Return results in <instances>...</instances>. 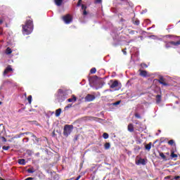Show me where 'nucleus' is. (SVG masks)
<instances>
[{
	"mask_svg": "<svg viewBox=\"0 0 180 180\" xmlns=\"http://www.w3.org/2000/svg\"><path fill=\"white\" fill-rule=\"evenodd\" d=\"M33 20H28L26 21L25 25H22L23 34L29 35L33 32Z\"/></svg>",
	"mask_w": 180,
	"mask_h": 180,
	"instance_id": "nucleus-1",
	"label": "nucleus"
},
{
	"mask_svg": "<svg viewBox=\"0 0 180 180\" xmlns=\"http://www.w3.org/2000/svg\"><path fill=\"white\" fill-rule=\"evenodd\" d=\"M72 91L71 90H66V91H63V89H59L58 91V94H57V99L58 102H64L65 99H67V96H68V94H71Z\"/></svg>",
	"mask_w": 180,
	"mask_h": 180,
	"instance_id": "nucleus-2",
	"label": "nucleus"
},
{
	"mask_svg": "<svg viewBox=\"0 0 180 180\" xmlns=\"http://www.w3.org/2000/svg\"><path fill=\"white\" fill-rule=\"evenodd\" d=\"M111 36L113 39L112 46H117L119 44V42L120 41V37H119V32L116 30H114L111 32Z\"/></svg>",
	"mask_w": 180,
	"mask_h": 180,
	"instance_id": "nucleus-3",
	"label": "nucleus"
},
{
	"mask_svg": "<svg viewBox=\"0 0 180 180\" xmlns=\"http://www.w3.org/2000/svg\"><path fill=\"white\" fill-rule=\"evenodd\" d=\"M72 130H74L73 125H65L63 128V136H65V137H68V136L72 133Z\"/></svg>",
	"mask_w": 180,
	"mask_h": 180,
	"instance_id": "nucleus-4",
	"label": "nucleus"
},
{
	"mask_svg": "<svg viewBox=\"0 0 180 180\" xmlns=\"http://www.w3.org/2000/svg\"><path fill=\"white\" fill-rule=\"evenodd\" d=\"M176 40H177V41H172L166 43V45H165L166 49H170V47H172V46H179L180 37H176Z\"/></svg>",
	"mask_w": 180,
	"mask_h": 180,
	"instance_id": "nucleus-5",
	"label": "nucleus"
},
{
	"mask_svg": "<svg viewBox=\"0 0 180 180\" xmlns=\"http://www.w3.org/2000/svg\"><path fill=\"white\" fill-rule=\"evenodd\" d=\"M62 19L63 22L65 23V25H70L72 22V16L70 14H67L62 17Z\"/></svg>",
	"mask_w": 180,
	"mask_h": 180,
	"instance_id": "nucleus-6",
	"label": "nucleus"
},
{
	"mask_svg": "<svg viewBox=\"0 0 180 180\" xmlns=\"http://www.w3.org/2000/svg\"><path fill=\"white\" fill-rule=\"evenodd\" d=\"M12 71H13V69L12 68V66L8 65V66L6 67V68L4 70V73H3V75H4V77H6V75H8V72H12Z\"/></svg>",
	"mask_w": 180,
	"mask_h": 180,
	"instance_id": "nucleus-7",
	"label": "nucleus"
},
{
	"mask_svg": "<svg viewBox=\"0 0 180 180\" xmlns=\"http://www.w3.org/2000/svg\"><path fill=\"white\" fill-rule=\"evenodd\" d=\"M95 98L96 97L94 95L87 94V96L85 97V101H86V102H92V101H94Z\"/></svg>",
	"mask_w": 180,
	"mask_h": 180,
	"instance_id": "nucleus-8",
	"label": "nucleus"
},
{
	"mask_svg": "<svg viewBox=\"0 0 180 180\" xmlns=\"http://www.w3.org/2000/svg\"><path fill=\"white\" fill-rule=\"evenodd\" d=\"M139 75H141V77H143V78H147V77H150V75H148V73L147 72V70H139Z\"/></svg>",
	"mask_w": 180,
	"mask_h": 180,
	"instance_id": "nucleus-9",
	"label": "nucleus"
},
{
	"mask_svg": "<svg viewBox=\"0 0 180 180\" xmlns=\"http://www.w3.org/2000/svg\"><path fill=\"white\" fill-rule=\"evenodd\" d=\"M5 133H6L5 127L2 124H0V137H2V136H5Z\"/></svg>",
	"mask_w": 180,
	"mask_h": 180,
	"instance_id": "nucleus-10",
	"label": "nucleus"
},
{
	"mask_svg": "<svg viewBox=\"0 0 180 180\" xmlns=\"http://www.w3.org/2000/svg\"><path fill=\"white\" fill-rule=\"evenodd\" d=\"M111 82L112 83L110 85V88L113 89V88H116V87L119 86V82H117V80H115L114 82L111 81Z\"/></svg>",
	"mask_w": 180,
	"mask_h": 180,
	"instance_id": "nucleus-11",
	"label": "nucleus"
},
{
	"mask_svg": "<svg viewBox=\"0 0 180 180\" xmlns=\"http://www.w3.org/2000/svg\"><path fill=\"white\" fill-rule=\"evenodd\" d=\"M158 81L159 84H160L161 85H164V86H169L168 83L164 82V77L162 76H160V79H158Z\"/></svg>",
	"mask_w": 180,
	"mask_h": 180,
	"instance_id": "nucleus-12",
	"label": "nucleus"
},
{
	"mask_svg": "<svg viewBox=\"0 0 180 180\" xmlns=\"http://www.w3.org/2000/svg\"><path fill=\"white\" fill-rule=\"evenodd\" d=\"M95 78L98 79L97 76H95L94 77H91L89 79V84H90V86H92V84L93 85H95V84H96V80H95Z\"/></svg>",
	"mask_w": 180,
	"mask_h": 180,
	"instance_id": "nucleus-13",
	"label": "nucleus"
},
{
	"mask_svg": "<svg viewBox=\"0 0 180 180\" xmlns=\"http://www.w3.org/2000/svg\"><path fill=\"white\" fill-rule=\"evenodd\" d=\"M136 165H146V160L141 158L136 162Z\"/></svg>",
	"mask_w": 180,
	"mask_h": 180,
	"instance_id": "nucleus-14",
	"label": "nucleus"
},
{
	"mask_svg": "<svg viewBox=\"0 0 180 180\" xmlns=\"http://www.w3.org/2000/svg\"><path fill=\"white\" fill-rule=\"evenodd\" d=\"M128 131L130 133H133V131H134V127L133 126V124H129Z\"/></svg>",
	"mask_w": 180,
	"mask_h": 180,
	"instance_id": "nucleus-15",
	"label": "nucleus"
},
{
	"mask_svg": "<svg viewBox=\"0 0 180 180\" xmlns=\"http://www.w3.org/2000/svg\"><path fill=\"white\" fill-rule=\"evenodd\" d=\"M18 162L20 165H26V160L25 159H19Z\"/></svg>",
	"mask_w": 180,
	"mask_h": 180,
	"instance_id": "nucleus-16",
	"label": "nucleus"
},
{
	"mask_svg": "<svg viewBox=\"0 0 180 180\" xmlns=\"http://www.w3.org/2000/svg\"><path fill=\"white\" fill-rule=\"evenodd\" d=\"M6 84H11V81H9V80L4 81L1 86H0V89H3L4 86H5V85H6Z\"/></svg>",
	"mask_w": 180,
	"mask_h": 180,
	"instance_id": "nucleus-17",
	"label": "nucleus"
},
{
	"mask_svg": "<svg viewBox=\"0 0 180 180\" xmlns=\"http://www.w3.org/2000/svg\"><path fill=\"white\" fill-rule=\"evenodd\" d=\"M149 39H152L153 40H162V39L161 38H158V37L155 36V35H150L149 36Z\"/></svg>",
	"mask_w": 180,
	"mask_h": 180,
	"instance_id": "nucleus-18",
	"label": "nucleus"
},
{
	"mask_svg": "<svg viewBox=\"0 0 180 180\" xmlns=\"http://www.w3.org/2000/svg\"><path fill=\"white\" fill-rule=\"evenodd\" d=\"M5 53L7 56H9V54H12V49L9 47H7L6 49Z\"/></svg>",
	"mask_w": 180,
	"mask_h": 180,
	"instance_id": "nucleus-19",
	"label": "nucleus"
},
{
	"mask_svg": "<svg viewBox=\"0 0 180 180\" xmlns=\"http://www.w3.org/2000/svg\"><path fill=\"white\" fill-rule=\"evenodd\" d=\"M55 4L57 6H61L63 5V0H55Z\"/></svg>",
	"mask_w": 180,
	"mask_h": 180,
	"instance_id": "nucleus-20",
	"label": "nucleus"
},
{
	"mask_svg": "<svg viewBox=\"0 0 180 180\" xmlns=\"http://www.w3.org/2000/svg\"><path fill=\"white\" fill-rule=\"evenodd\" d=\"M31 137H32L37 143H39L40 141V139L37 138V136H36V135L33 134H31Z\"/></svg>",
	"mask_w": 180,
	"mask_h": 180,
	"instance_id": "nucleus-21",
	"label": "nucleus"
},
{
	"mask_svg": "<svg viewBox=\"0 0 180 180\" xmlns=\"http://www.w3.org/2000/svg\"><path fill=\"white\" fill-rule=\"evenodd\" d=\"M77 101V97L75 96H72V98L68 99V102H76Z\"/></svg>",
	"mask_w": 180,
	"mask_h": 180,
	"instance_id": "nucleus-22",
	"label": "nucleus"
},
{
	"mask_svg": "<svg viewBox=\"0 0 180 180\" xmlns=\"http://www.w3.org/2000/svg\"><path fill=\"white\" fill-rule=\"evenodd\" d=\"M61 108H58L56 110V117H58V116H60V115H61Z\"/></svg>",
	"mask_w": 180,
	"mask_h": 180,
	"instance_id": "nucleus-23",
	"label": "nucleus"
},
{
	"mask_svg": "<svg viewBox=\"0 0 180 180\" xmlns=\"http://www.w3.org/2000/svg\"><path fill=\"white\" fill-rule=\"evenodd\" d=\"M152 143H149L148 145L145 146V148L146 150H147L148 151H150V150H151V146H152Z\"/></svg>",
	"mask_w": 180,
	"mask_h": 180,
	"instance_id": "nucleus-24",
	"label": "nucleus"
},
{
	"mask_svg": "<svg viewBox=\"0 0 180 180\" xmlns=\"http://www.w3.org/2000/svg\"><path fill=\"white\" fill-rule=\"evenodd\" d=\"M160 157H161V158H162V160H165V161H167V156H165V155H164L163 153L160 152L159 153Z\"/></svg>",
	"mask_w": 180,
	"mask_h": 180,
	"instance_id": "nucleus-25",
	"label": "nucleus"
},
{
	"mask_svg": "<svg viewBox=\"0 0 180 180\" xmlns=\"http://www.w3.org/2000/svg\"><path fill=\"white\" fill-rule=\"evenodd\" d=\"M160 102H161V95L158 94L156 96V103H160Z\"/></svg>",
	"mask_w": 180,
	"mask_h": 180,
	"instance_id": "nucleus-26",
	"label": "nucleus"
},
{
	"mask_svg": "<svg viewBox=\"0 0 180 180\" xmlns=\"http://www.w3.org/2000/svg\"><path fill=\"white\" fill-rule=\"evenodd\" d=\"M105 150H109L110 148V143H105L104 145Z\"/></svg>",
	"mask_w": 180,
	"mask_h": 180,
	"instance_id": "nucleus-27",
	"label": "nucleus"
},
{
	"mask_svg": "<svg viewBox=\"0 0 180 180\" xmlns=\"http://www.w3.org/2000/svg\"><path fill=\"white\" fill-rule=\"evenodd\" d=\"M27 172H28V174H33L35 172V170H34V168H30V169H28L27 170Z\"/></svg>",
	"mask_w": 180,
	"mask_h": 180,
	"instance_id": "nucleus-28",
	"label": "nucleus"
},
{
	"mask_svg": "<svg viewBox=\"0 0 180 180\" xmlns=\"http://www.w3.org/2000/svg\"><path fill=\"white\" fill-rule=\"evenodd\" d=\"M133 23L134 25H136V26H139V25H140V20L136 19V20H133Z\"/></svg>",
	"mask_w": 180,
	"mask_h": 180,
	"instance_id": "nucleus-29",
	"label": "nucleus"
},
{
	"mask_svg": "<svg viewBox=\"0 0 180 180\" xmlns=\"http://www.w3.org/2000/svg\"><path fill=\"white\" fill-rule=\"evenodd\" d=\"M103 137L105 139V140L109 139V134L108 133H103Z\"/></svg>",
	"mask_w": 180,
	"mask_h": 180,
	"instance_id": "nucleus-30",
	"label": "nucleus"
},
{
	"mask_svg": "<svg viewBox=\"0 0 180 180\" xmlns=\"http://www.w3.org/2000/svg\"><path fill=\"white\" fill-rule=\"evenodd\" d=\"M117 105H120V101H116L115 103H111L112 106H117Z\"/></svg>",
	"mask_w": 180,
	"mask_h": 180,
	"instance_id": "nucleus-31",
	"label": "nucleus"
},
{
	"mask_svg": "<svg viewBox=\"0 0 180 180\" xmlns=\"http://www.w3.org/2000/svg\"><path fill=\"white\" fill-rule=\"evenodd\" d=\"M24 134L20 133V134H17L14 136V139H20V137H22V136H23Z\"/></svg>",
	"mask_w": 180,
	"mask_h": 180,
	"instance_id": "nucleus-32",
	"label": "nucleus"
},
{
	"mask_svg": "<svg viewBox=\"0 0 180 180\" xmlns=\"http://www.w3.org/2000/svg\"><path fill=\"white\" fill-rule=\"evenodd\" d=\"M9 148H11V146H4L2 147V149L4 150V151H8V150H9Z\"/></svg>",
	"mask_w": 180,
	"mask_h": 180,
	"instance_id": "nucleus-33",
	"label": "nucleus"
},
{
	"mask_svg": "<svg viewBox=\"0 0 180 180\" xmlns=\"http://www.w3.org/2000/svg\"><path fill=\"white\" fill-rule=\"evenodd\" d=\"M90 72L91 74H95V72H96V68H93L90 70Z\"/></svg>",
	"mask_w": 180,
	"mask_h": 180,
	"instance_id": "nucleus-34",
	"label": "nucleus"
},
{
	"mask_svg": "<svg viewBox=\"0 0 180 180\" xmlns=\"http://www.w3.org/2000/svg\"><path fill=\"white\" fill-rule=\"evenodd\" d=\"M174 143L175 141H174L172 139L168 141V144H169V146H174Z\"/></svg>",
	"mask_w": 180,
	"mask_h": 180,
	"instance_id": "nucleus-35",
	"label": "nucleus"
},
{
	"mask_svg": "<svg viewBox=\"0 0 180 180\" xmlns=\"http://www.w3.org/2000/svg\"><path fill=\"white\" fill-rule=\"evenodd\" d=\"M70 108H72V104H68L66 107H65V110H68Z\"/></svg>",
	"mask_w": 180,
	"mask_h": 180,
	"instance_id": "nucleus-36",
	"label": "nucleus"
},
{
	"mask_svg": "<svg viewBox=\"0 0 180 180\" xmlns=\"http://www.w3.org/2000/svg\"><path fill=\"white\" fill-rule=\"evenodd\" d=\"M141 68H147L148 67V65H147V64H146V63H141Z\"/></svg>",
	"mask_w": 180,
	"mask_h": 180,
	"instance_id": "nucleus-37",
	"label": "nucleus"
},
{
	"mask_svg": "<svg viewBox=\"0 0 180 180\" xmlns=\"http://www.w3.org/2000/svg\"><path fill=\"white\" fill-rule=\"evenodd\" d=\"M171 157L172 158H176V157H178V155L174 153V152L172 153L171 154Z\"/></svg>",
	"mask_w": 180,
	"mask_h": 180,
	"instance_id": "nucleus-38",
	"label": "nucleus"
},
{
	"mask_svg": "<svg viewBox=\"0 0 180 180\" xmlns=\"http://www.w3.org/2000/svg\"><path fill=\"white\" fill-rule=\"evenodd\" d=\"M27 101L29 103H32V96H28Z\"/></svg>",
	"mask_w": 180,
	"mask_h": 180,
	"instance_id": "nucleus-39",
	"label": "nucleus"
},
{
	"mask_svg": "<svg viewBox=\"0 0 180 180\" xmlns=\"http://www.w3.org/2000/svg\"><path fill=\"white\" fill-rule=\"evenodd\" d=\"M135 117L137 119H141V116L139 113H135Z\"/></svg>",
	"mask_w": 180,
	"mask_h": 180,
	"instance_id": "nucleus-40",
	"label": "nucleus"
},
{
	"mask_svg": "<svg viewBox=\"0 0 180 180\" xmlns=\"http://www.w3.org/2000/svg\"><path fill=\"white\" fill-rule=\"evenodd\" d=\"M82 15H83L84 16H86V15H88V12L86 11V10H84V11H83Z\"/></svg>",
	"mask_w": 180,
	"mask_h": 180,
	"instance_id": "nucleus-41",
	"label": "nucleus"
},
{
	"mask_svg": "<svg viewBox=\"0 0 180 180\" xmlns=\"http://www.w3.org/2000/svg\"><path fill=\"white\" fill-rule=\"evenodd\" d=\"M82 11H86V6L84 4H82Z\"/></svg>",
	"mask_w": 180,
	"mask_h": 180,
	"instance_id": "nucleus-42",
	"label": "nucleus"
},
{
	"mask_svg": "<svg viewBox=\"0 0 180 180\" xmlns=\"http://www.w3.org/2000/svg\"><path fill=\"white\" fill-rule=\"evenodd\" d=\"M134 33H138V32H137V31H134V30H131V31L129 32V34H134Z\"/></svg>",
	"mask_w": 180,
	"mask_h": 180,
	"instance_id": "nucleus-43",
	"label": "nucleus"
},
{
	"mask_svg": "<svg viewBox=\"0 0 180 180\" xmlns=\"http://www.w3.org/2000/svg\"><path fill=\"white\" fill-rule=\"evenodd\" d=\"M95 4H102V0H95Z\"/></svg>",
	"mask_w": 180,
	"mask_h": 180,
	"instance_id": "nucleus-44",
	"label": "nucleus"
},
{
	"mask_svg": "<svg viewBox=\"0 0 180 180\" xmlns=\"http://www.w3.org/2000/svg\"><path fill=\"white\" fill-rule=\"evenodd\" d=\"M147 9H145L141 12V15H144V13H146Z\"/></svg>",
	"mask_w": 180,
	"mask_h": 180,
	"instance_id": "nucleus-45",
	"label": "nucleus"
},
{
	"mask_svg": "<svg viewBox=\"0 0 180 180\" xmlns=\"http://www.w3.org/2000/svg\"><path fill=\"white\" fill-rule=\"evenodd\" d=\"M22 141L27 143L29 141V138H25V139H22Z\"/></svg>",
	"mask_w": 180,
	"mask_h": 180,
	"instance_id": "nucleus-46",
	"label": "nucleus"
},
{
	"mask_svg": "<svg viewBox=\"0 0 180 180\" xmlns=\"http://www.w3.org/2000/svg\"><path fill=\"white\" fill-rule=\"evenodd\" d=\"M22 134L23 136H25V134H33V133L27 131V132L22 133Z\"/></svg>",
	"mask_w": 180,
	"mask_h": 180,
	"instance_id": "nucleus-47",
	"label": "nucleus"
},
{
	"mask_svg": "<svg viewBox=\"0 0 180 180\" xmlns=\"http://www.w3.org/2000/svg\"><path fill=\"white\" fill-rule=\"evenodd\" d=\"M174 180H178L180 179V176H176L173 178Z\"/></svg>",
	"mask_w": 180,
	"mask_h": 180,
	"instance_id": "nucleus-48",
	"label": "nucleus"
},
{
	"mask_svg": "<svg viewBox=\"0 0 180 180\" xmlns=\"http://www.w3.org/2000/svg\"><path fill=\"white\" fill-rule=\"evenodd\" d=\"M1 139H2L3 141L6 142V137H4V136H1Z\"/></svg>",
	"mask_w": 180,
	"mask_h": 180,
	"instance_id": "nucleus-49",
	"label": "nucleus"
},
{
	"mask_svg": "<svg viewBox=\"0 0 180 180\" xmlns=\"http://www.w3.org/2000/svg\"><path fill=\"white\" fill-rule=\"evenodd\" d=\"M122 53H123V54H124V56H126V54H127V52H126V49L122 50Z\"/></svg>",
	"mask_w": 180,
	"mask_h": 180,
	"instance_id": "nucleus-50",
	"label": "nucleus"
},
{
	"mask_svg": "<svg viewBox=\"0 0 180 180\" xmlns=\"http://www.w3.org/2000/svg\"><path fill=\"white\" fill-rule=\"evenodd\" d=\"M81 2L82 1H78L77 6L78 7L82 6V5H81Z\"/></svg>",
	"mask_w": 180,
	"mask_h": 180,
	"instance_id": "nucleus-51",
	"label": "nucleus"
},
{
	"mask_svg": "<svg viewBox=\"0 0 180 180\" xmlns=\"http://www.w3.org/2000/svg\"><path fill=\"white\" fill-rule=\"evenodd\" d=\"M81 178V176H78L75 180H79V179Z\"/></svg>",
	"mask_w": 180,
	"mask_h": 180,
	"instance_id": "nucleus-52",
	"label": "nucleus"
},
{
	"mask_svg": "<svg viewBox=\"0 0 180 180\" xmlns=\"http://www.w3.org/2000/svg\"><path fill=\"white\" fill-rule=\"evenodd\" d=\"M135 123L136 124H141V122H139V121L136 122Z\"/></svg>",
	"mask_w": 180,
	"mask_h": 180,
	"instance_id": "nucleus-53",
	"label": "nucleus"
},
{
	"mask_svg": "<svg viewBox=\"0 0 180 180\" xmlns=\"http://www.w3.org/2000/svg\"><path fill=\"white\" fill-rule=\"evenodd\" d=\"M35 155H37V157H39V156L40 155V153H37L35 154Z\"/></svg>",
	"mask_w": 180,
	"mask_h": 180,
	"instance_id": "nucleus-54",
	"label": "nucleus"
},
{
	"mask_svg": "<svg viewBox=\"0 0 180 180\" xmlns=\"http://www.w3.org/2000/svg\"><path fill=\"white\" fill-rule=\"evenodd\" d=\"M75 141L78 140V136H75Z\"/></svg>",
	"mask_w": 180,
	"mask_h": 180,
	"instance_id": "nucleus-55",
	"label": "nucleus"
},
{
	"mask_svg": "<svg viewBox=\"0 0 180 180\" xmlns=\"http://www.w3.org/2000/svg\"><path fill=\"white\" fill-rule=\"evenodd\" d=\"M4 23V21L2 20H0V25H2Z\"/></svg>",
	"mask_w": 180,
	"mask_h": 180,
	"instance_id": "nucleus-56",
	"label": "nucleus"
},
{
	"mask_svg": "<svg viewBox=\"0 0 180 180\" xmlns=\"http://www.w3.org/2000/svg\"><path fill=\"white\" fill-rule=\"evenodd\" d=\"M106 91H109L110 92H112V90H110V89H107V90H105Z\"/></svg>",
	"mask_w": 180,
	"mask_h": 180,
	"instance_id": "nucleus-57",
	"label": "nucleus"
},
{
	"mask_svg": "<svg viewBox=\"0 0 180 180\" xmlns=\"http://www.w3.org/2000/svg\"><path fill=\"white\" fill-rule=\"evenodd\" d=\"M20 112H21V110H18V112L20 113Z\"/></svg>",
	"mask_w": 180,
	"mask_h": 180,
	"instance_id": "nucleus-58",
	"label": "nucleus"
},
{
	"mask_svg": "<svg viewBox=\"0 0 180 180\" xmlns=\"http://www.w3.org/2000/svg\"><path fill=\"white\" fill-rule=\"evenodd\" d=\"M131 41H133V40H130V41H129V43H131Z\"/></svg>",
	"mask_w": 180,
	"mask_h": 180,
	"instance_id": "nucleus-59",
	"label": "nucleus"
},
{
	"mask_svg": "<svg viewBox=\"0 0 180 180\" xmlns=\"http://www.w3.org/2000/svg\"><path fill=\"white\" fill-rule=\"evenodd\" d=\"M169 29H172V26H170V27H169Z\"/></svg>",
	"mask_w": 180,
	"mask_h": 180,
	"instance_id": "nucleus-60",
	"label": "nucleus"
},
{
	"mask_svg": "<svg viewBox=\"0 0 180 180\" xmlns=\"http://www.w3.org/2000/svg\"><path fill=\"white\" fill-rule=\"evenodd\" d=\"M176 104H178V103H179V102H178V101H176Z\"/></svg>",
	"mask_w": 180,
	"mask_h": 180,
	"instance_id": "nucleus-61",
	"label": "nucleus"
},
{
	"mask_svg": "<svg viewBox=\"0 0 180 180\" xmlns=\"http://www.w3.org/2000/svg\"><path fill=\"white\" fill-rule=\"evenodd\" d=\"M0 105H2V102L1 101H0Z\"/></svg>",
	"mask_w": 180,
	"mask_h": 180,
	"instance_id": "nucleus-62",
	"label": "nucleus"
},
{
	"mask_svg": "<svg viewBox=\"0 0 180 180\" xmlns=\"http://www.w3.org/2000/svg\"><path fill=\"white\" fill-rule=\"evenodd\" d=\"M152 27H155V25H153Z\"/></svg>",
	"mask_w": 180,
	"mask_h": 180,
	"instance_id": "nucleus-63",
	"label": "nucleus"
},
{
	"mask_svg": "<svg viewBox=\"0 0 180 180\" xmlns=\"http://www.w3.org/2000/svg\"><path fill=\"white\" fill-rule=\"evenodd\" d=\"M0 34H2V32H0Z\"/></svg>",
	"mask_w": 180,
	"mask_h": 180,
	"instance_id": "nucleus-64",
	"label": "nucleus"
}]
</instances>
